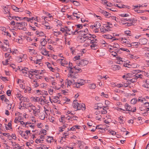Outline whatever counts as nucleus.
Segmentation results:
<instances>
[{
	"label": "nucleus",
	"mask_w": 149,
	"mask_h": 149,
	"mask_svg": "<svg viewBox=\"0 0 149 149\" xmlns=\"http://www.w3.org/2000/svg\"><path fill=\"white\" fill-rule=\"evenodd\" d=\"M18 132L22 137H24L25 139H27L28 138L29 136L25 134V132L20 130L18 131Z\"/></svg>",
	"instance_id": "1"
},
{
	"label": "nucleus",
	"mask_w": 149,
	"mask_h": 149,
	"mask_svg": "<svg viewBox=\"0 0 149 149\" xmlns=\"http://www.w3.org/2000/svg\"><path fill=\"white\" fill-rule=\"evenodd\" d=\"M0 97H1V99L2 101H4L5 99L6 98L5 97V95H2L0 96Z\"/></svg>",
	"instance_id": "45"
},
{
	"label": "nucleus",
	"mask_w": 149,
	"mask_h": 149,
	"mask_svg": "<svg viewBox=\"0 0 149 149\" xmlns=\"http://www.w3.org/2000/svg\"><path fill=\"white\" fill-rule=\"evenodd\" d=\"M77 100H74L73 101V103L72 105L73 107L74 108H77V106H78L77 104Z\"/></svg>",
	"instance_id": "16"
},
{
	"label": "nucleus",
	"mask_w": 149,
	"mask_h": 149,
	"mask_svg": "<svg viewBox=\"0 0 149 149\" xmlns=\"http://www.w3.org/2000/svg\"><path fill=\"white\" fill-rule=\"evenodd\" d=\"M5 42H4V43L6 45H8V46H9V42L8 41V40H4Z\"/></svg>",
	"instance_id": "60"
},
{
	"label": "nucleus",
	"mask_w": 149,
	"mask_h": 149,
	"mask_svg": "<svg viewBox=\"0 0 149 149\" xmlns=\"http://www.w3.org/2000/svg\"><path fill=\"white\" fill-rule=\"evenodd\" d=\"M101 26V24L100 23L98 22H96L94 25V27L100 28V27Z\"/></svg>",
	"instance_id": "11"
},
{
	"label": "nucleus",
	"mask_w": 149,
	"mask_h": 149,
	"mask_svg": "<svg viewBox=\"0 0 149 149\" xmlns=\"http://www.w3.org/2000/svg\"><path fill=\"white\" fill-rule=\"evenodd\" d=\"M125 34L128 36H130V31H125Z\"/></svg>",
	"instance_id": "50"
},
{
	"label": "nucleus",
	"mask_w": 149,
	"mask_h": 149,
	"mask_svg": "<svg viewBox=\"0 0 149 149\" xmlns=\"http://www.w3.org/2000/svg\"><path fill=\"white\" fill-rule=\"evenodd\" d=\"M10 137H11L12 139H16V136L15 134H12L11 136H10Z\"/></svg>",
	"instance_id": "52"
},
{
	"label": "nucleus",
	"mask_w": 149,
	"mask_h": 149,
	"mask_svg": "<svg viewBox=\"0 0 149 149\" xmlns=\"http://www.w3.org/2000/svg\"><path fill=\"white\" fill-rule=\"evenodd\" d=\"M123 118V117H122L121 116H120L118 118L119 123L121 124H123L125 122L124 120L122 119Z\"/></svg>",
	"instance_id": "17"
},
{
	"label": "nucleus",
	"mask_w": 149,
	"mask_h": 149,
	"mask_svg": "<svg viewBox=\"0 0 149 149\" xmlns=\"http://www.w3.org/2000/svg\"><path fill=\"white\" fill-rule=\"evenodd\" d=\"M82 35H83V36H82V37L84 38H87V39H88L89 36V34L87 35V34H82Z\"/></svg>",
	"instance_id": "33"
},
{
	"label": "nucleus",
	"mask_w": 149,
	"mask_h": 149,
	"mask_svg": "<svg viewBox=\"0 0 149 149\" xmlns=\"http://www.w3.org/2000/svg\"><path fill=\"white\" fill-rule=\"evenodd\" d=\"M123 110V111H124L125 112H123L124 113H129L130 114V112H127V111H126L125 110V109H122V108H119L118 109V111H121V110Z\"/></svg>",
	"instance_id": "35"
},
{
	"label": "nucleus",
	"mask_w": 149,
	"mask_h": 149,
	"mask_svg": "<svg viewBox=\"0 0 149 149\" xmlns=\"http://www.w3.org/2000/svg\"><path fill=\"white\" fill-rule=\"evenodd\" d=\"M82 14L79 12H78V13H73L72 15L73 16H80Z\"/></svg>",
	"instance_id": "24"
},
{
	"label": "nucleus",
	"mask_w": 149,
	"mask_h": 149,
	"mask_svg": "<svg viewBox=\"0 0 149 149\" xmlns=\"http://www.w3.org/2000/svg\"><path fill=\"white\" fill-rule=\"evenodd\" d=\"M73 116L71 115L68 116L67 117H65V119H67L68 120H70V118H72Z\"/></svg>",
	"instance_id": "58"
},
{
	"label": "nucleus",
	"mask_w": 149,
	"mask_h": 149,
	"mask_svg": "<svg viewBox=\"0 0 149 149\" xmlns=\"http://www.w3.org/2000/svg\"><path fill=\"white\" fill-rule=\"evenodd\" d=\"M72 3L76 6H79L80 5V3L78 2L75 1H73Z\"/></svg>",
	"instance_id": "27"
},
{
	"label": "nucleus",
	"mask_w": 149,
	"mask_h": 149,
	"mask_svg": "<svg viewBox=\"0 0 149 149\" xmlns=\"http://www.w3.org/2000/svg\"><path fill=\"white\" fill-rule=\"evenodd\" d=\"M89 37L88 38V39L90 40L91 42L93 38L92 37V35H91L90 34H89Z\"/></svg>",
	"instance_id": "55"
},
{
	"label": "nucleus",
	"mask_w": 149,
	"mask_h": 149,
	"mask_svg": "<svg viewBox=\"0 0 149 149\" xmlns=\"http://www.w3.org/2000/svg\"><path fill=\"white\" fill-rule=\"evenodd\" d=\"M25 134L26 133L27 134L26 135H27L28 136V134H31V133H30V130H26L25 132Z\"/></svg>",
	"instance_id": "64"
},
{
	"label": "nucleus",
	"mask_w": 149,
	"mask_h": 149,
	"mask_svg": "<svg viewBox=\"0 0 149 149\" xmlns=\"http://www.w3.org/2000/svg\"><path fill=\"white\" fill-rule=\"evenodd\" d=\"M42 100H43V99H42L38 97H36L34 101L35 102H39L40 101V102H42Z\"/></svg>",
	"instance_id": "19"
},
{
	"label": "nucleus",
	"mask_w": 149,
	"mask_h": 149,
	"mask_svg": "<svg viewBox=\"0 0 149 149\" xmlns=\"http://www.w3.org/2000/svg\"><path fill=\"white\" fill-rule=\"evenodd\" d=\"M19 145L18 144L15 143L14 145V148L15 149H18V148L19 147Z\"/></svg>",
	"instance_id": "49"
},
{
	"label": "nucleus",
	"mask_w": 149,
	"mask_h": 149,
	"mask_svg": "<svg viewBox=\"0 0 149 149\" xmlns=\"http://www.w3.org/2000/svg\"><path fill=\"white\" fill-rule=\"evenodd\" d=\"M31 104V103H29L27 104L24 103L23 104V106H22L23 107H25L26 109H28L29 107H30Z\"/></svg>",
	"instance_id": "15"
},
{
	"label": "nucleus",
	"mask_w": 149,
	"mask_h": 149,
	"mask_svg": "<svg viewBox=\"0 0 149 149\" xmlns=\"http://www.w3.org/2000/svg\"><path fill=\"white\" fill-rule=\"evenodd\" d=\"M39 117L41 120H44L45 118V115L43 113H40L39 115Z\"/></svg>",
	"instance_id": "18"
},
{
	"label": "nucleus",
	"mask_w": 149,
	"mask_h": 149,
	"mask_svg": "<svg viewBox=\"0 0 149 149\" xmlns=\"http://www.w3.org/2000/svg\"><path fill=\"white\" fill-rule=\"evenodd\" d=\"M42 53V54L45 56H48L49 57V55H48V52L46 50V49L45 48H43V50L41 51Z\"/></svg>",
	"instance_id": "6"
},
{
	"label": "nucleus",
	"mask_w": 149,
	"mask_h": 149,
	"mask_svg": "<svg viewBox=\"0 0 149 149\" xmlns=\"http://www.w3.org/2000/svg\"><path fill=\"white\" fill-rule=\"evenodd\" d=\"M65 117L64 116L61 117V118L59 119V121L60 122L64 123L66 122V120H64V119H65Z\"/></svg>",
	"instance_id": "14"
},
{
	"label": "nucleus",
	"mask_w": 149,
	"mask_h": 149,
	"mask_svg": "<svg viewBox=\"0 0 149 149\" xmlns=\"http://www.w3.org/2000/svg\"><path fill=\"white\" fill-rule=\"evenodd\" d=\"M101 116H98L96 117V119L98 120H101Z\"/></svg>",
	"instance_id": "59"
},
{
	"label": "nucleus",
	"mask_w": 149,
	"mask_h": 149,
	"mask_svg": "<svg viewBox=\"0 0 149 149\" xmlns=\"http://www.w3.org/2000/svg\"><path fill=\"white\" fill-rule=\"evenodd\" d=\"M80 56H75L74 57V61H76V60H78L80 59Z\"/></svg>",
	"instance_id": "54"
},
{
	"label": "nucleus",
	"mask_w": 149,
	"mask_h": 149,
	"mask_svg": "<svg viewBox=\"0 0 149 149\" xmlns=\"http://www.w3.org/2000/svg\"><path fill=\"white\" fill-rule=\"evenodd\" d=\"M44 35H45V34L43 32L40 31V32L39 33V36H44Z\"/></svg>",
	"instance_id": "57"
},
{
	"label": "nucleus",
	"mask_w": 149,
	"mask_h": 149,
	"mask_svg": "<svg viewBox=\"0 0 149 149\" xmlns=\"http://www.w3.org/2000/svg\"><path fill=\"white\" fill-rule=\"evenodd\" d=\"M97 40L95 38L93 39L91 42L90 43H97Z\"/></svg>",
	"instance_id": "36"
},
{
	"label": "nucleus",
	"mask_w": 149,
	"mask_h": 149,
	"mask_svg": "<svg viewBox=\"0 0 149 149\" xmlns=\"http://www.w3.org/2000/svg\"><path fill=\"white\" fill-rule=\"evenodd\" d=\"M17 18H18V19H19V20H21V18L18 17L13 16L12 17V19H14L15 20V19Z\"/></svg>",
	"instance_id": "39"
},
{
	"label": "nucleus",
	"mask_w": 149,
	"mask_h": 149,
	"mask_svg": "<svg viewBox=\"0 0 149 149\" xmlns=\"http://www.w3.org/2000/svg\"><path fill=\"white\" fill-rule=\"evenodd\" d=\"M80 81H82L83 80L81 79H78V82H76V83L75 84V86H74L77 88H80V86H81L83 85V82H81Z\"/></svg>",
	"instance_id": "2"
},
{
	"label": "nucleus",
	"mask_w": 149,
	"mask_h": 149,
	"mask_svg": "<svg viewBox=\"0 0 149 149\" xmlns=\"http://www.w3.org/2000/svg\"><path fill=\"white\" fill-rule=\"evenodd\" d=\"M119 15L122 17H127L129 16V15L127 14H121Z\"/></svg>",
	"instance_id": "44"
},
{
	"label": "nucleus",
	"mask_w": 149,
	"mask_h": 149,
	"mask_svg": "<svg viewBox=\"0 0 149 149\" xmlns=\"http://www.w3.org/2000/svg\"><path fill=\"white\" fill-rule=\"evenodd\" d=\"M89 88L91 89H95L96 87V85L94 84H89L88 86Z\"/></svg>",
	"instance_id": "12"
},
{
	"label": "nucleus",
	"mask_w": 149,
	"mask_h": 149,
	"mask_svg": "<svg viewBox=\"0 0 149 149\" xmlns=\"http://www.w3.org/2000/svg\"><path fill=\"white\" fill-rule=\"evenodd\" d=\"M123 65L125 67H127L128 68H130V65L128 64L127 63H125Z\"/></svg>",
	"instance_id": "61"
},
{
	"label": "nucleus",
	"mask_w": 149,
	"mask_h": 149,
	"mask_svg": "<svg viewBox=\"0 0 149 149\" xmlns=\"http://www.w3.org/2000/svg\"><path fill=\"white\" fill-rule=\"evenodd\" d=\"M88 63L87 60L85 59H84L81 60L79 63V64L81 65L82 66H85L87 65Z\"/></svg>",
	"instance_id": "3"
},
{
	"label": "nucleus",
	"mask_w": 149,
	"mask_h": 149,
	"mask_svg": "<svg viewBox=\"0 0 149 149\" xmlns=\"http://www.w3.org/2000/svg\"><path fill=\"white\" fill-rule=\"evenodd\" d=\"M31 107V109L33 110V111H34V110H36V107L33 106L32 104H31V107Z\"/></svg>",
	"instance_id": "46"
},
{
	"label": "nucleus",
	"mask_w": 149,
	"mask_h": 149,
	"mask_svg": "<svg viewBox=\"0 0 149 149\" xmlns=\"http://www.w3.org/2000/svg\"><path fill=\"white\" fill-rule=\"evenodd\" d=\"M77 74V73H75L74 74H72L71 73H69L68 74V77H70L71 78L77 79L78 78L77 77V75H76V74Z\"/></svg>",
	"instance_id": "8"
},
{
	"label": "nucleus",
	"mask_w": 149,
	"mask_h": 149,
	"mask_svg": "<svg viewBox=\"0 0 149 149\" xmlns=\"http://www.w3.org/2000/svg\"><path fill=\"white\" fill-rule=\"evenodd\" d=\"M120 49L121 50L125 51L127 52H130V51L129 49H125V48H120Z\"/></svg>",
	"instance_id": "40"
},
{
	"label": "nucleus",
	"mask_w": 149,
	"mask_h": 149,
	"mask_svg": "<svg viewBox=\"0 0 149 149\" xmlns=\"http://www.w3.org/2000/svg\"><path fill=\"white\" fill-rule=\"evenodd\" d=\"M20 121L19 120L18 118H17L16 117L15 118L14 120V122L16 123H18Z\"/></svg>",
	"instance_id": "53"
},
{
	"label": "nucleus",
	"mask_w": 149,
	"mask_h": 149,
	"mask_svg": "<svg viewBox=\"0 0 149 149\" xmlns=\"http://www.w3.org/2000/svg\"><path fill=\"white\" fill-rule=\"evenodd\" d=\"M8 49H9V52H8V53H11V49L10 48H7V47H5V49L3 50L4 51H7V52H8Z\"/></svg>",
	"instance_id": "41"
},
{
	"label": "nucleus",
	"mask_w": 149,
	"mask_h": 149,
	"mask_svg": "<svg viewBox=\"0 0 149 149\" xmlns=\"http://www.w3.org/2000/svg\"><path fill=\"white\" fill-rule=\"evenodd\" d=\"M137 100L136 98H134L132 99L131 101V104H134L137 102Z\"/></svg>",
	"instance_id": "23"
},
{
	"label": "nucleus",
	"mask_w": 149,
	"mask_h": 149,
	"mask_svg": "<svg viewBox=\"0 0 149 149\" xmlns=\"http://www.w3.org/2000/svg\"><path fill=\"white\" fill-rule=\"evenodd\" d=\"M121 20L123 22L125 20H126L127 21H129L131 22L132 19H127V18H122L121 19Z\"/></svg>",
	"instance_id": "38"
},
{
	"label": "nucleus",
	"mask_w": 149,
	"mask_h": 149,
	"mask_svg": "<svg viewBox=\"0 0 149 149\" xmlns=\"http://www.w3.org/2000/svg\"><path fill=\"white\" fill-rule=\"evenodd\" d=\"M125 107L127 111H132V108L131 106L129 105L127 103H126L125 104Z\"/></svg>",
	"instance_id": "5"
},
{
	"label": "nucleus",
	"mask_w": 149,
	"mask_h": 149,
	"mask_svg": "<svg viewBox=\"0 0 149 149\" xmlns=\"http://www.w3.org/2000/svg\"><path fill=\"white\" fill-rule=\"evenodd\" d=\"M146 39L144 38H141L139 40V41L140 42H141V44H144L146 43Z\"/></svg>",
	"instance_id": "22"
},
{
	"label": "nucleus",
	"mask_w": 149,
	"mask_h": 149,
	"mask_svg": "<svg viewBox=\"0 0 149 149\" xmlns=\"http://www.w3.org/2000/svg\"><path fill=\"white\" fill-rule=\"evenodd\" d=\"M17 25V24H20L21 25H24V26H26L27 25V24L26 22H17L16 23Z\"/></svg>",
	"instance_id": "21"
},
{
	"label": "nucleus",
	"mask_w": 149,
	"mask_h": 149,
	"mask_svg": "<svg viewBox=\"0 0 149 149\" xmlns=\"http://www.w3.org/2000/svg\"><path fill=\"white\" fill-rule=\"evenodd\" d=\"M8 59H6V62H5L2 61V63H3V64L4 65H7L8 64Z\"/></svg>",
	"instance_id": "47"
},
{
	"label": "nucleus",
	"mask_w": 149,
	"mask_h": 149,
	"mask_svg": "<svg viewBox=\"0 0 149 149\" xmlns=\"http://www.w3.org/2000/svg\"><path fill=\"white\" fill-rule=\"evenodd\" d=\"M8 126V127H9V128H8L7 127H6V130H10V129H11L12 128V125H11V123L10 122H9L8 123V125H7Z\"/></svg>",
	"instance_id": "32"
},
{
	"label": "nucleus",
	"mask_w": 149,
	"mask_h": 149,
	"mask_svg": "<svg viewBox=\"0 0 149 149\" xmlns=\"http://www.w3.org/2000/svg\"><path fill=\"white\" fill-rule=\"evenodd\" d=\"M6 94L8 96H10L11 94V91L10 90H8L7 91Z\"/></svg>",
	"instance_id": "51"
},
{
	"label": "nucleus",
	"mask_w": 149,
	"mask_h": 149,
	"mask_svg": "<svg viewBox=\"0 0 149 149\" xmlns=\"http://www.w3.org/2000/svg\"><path fill=\"white\" fill-rule=\"evenodd\" d=\"M54 35L56 36H57L58 35L61 34V33L59 31H54Z\"/></svg>",
	"instance_id": "31"
},
{
	"label": "nucleus",
	"mask_w": 149,
	"mask_h": 149,
	"mask_svg": "<svg viewBox=\"0 0 149 149\" xmlns=\"http://www.w3.org/2000/svg\"><path fill=\"white\" fill-rule=\"evenodd\" d=\"M103 106L101 103H97V108H95V109H100L102 108Z\"/></svg>",
	"instance_id": "20"
},
{
	"label": "nucleus",
	"mask_w": 149,
	"mask_h": 149,
	"mask_svg": "<svg viewBox=\"0 0 149 149\" xmlns=\"http://www.w3.org/2000/svg\"><path fill=\"white\" fill-rule=\"evenodd\" d=\"M105 13L106 14L105 15V16L107 18H109L111 17V14L107 12H105Z\"/></svg>",
	"instance_id": "43"
},
{
	"label": "nucleus",
	"mask_w": 149,
	"mask_h": 149,
	"mask_svg": "<svg viewBox=\"0 0 149 149\" xmlns=\"http://www.w3.org/2000/svg\"><path fill=\"white\" fill-rule=\"evenodd\" d=\"M104 37L108 39H111L113 38H114V37H112V36L110 35H105Z\"/></svg>",
	"instance_id": "26"
},
{
	"label": "nucleus",
	"mask_w": 149,
	"mask_h": 149,
	"mask_svg": "<svg viewBox=\"0 0 149 149\" xmlns=\"http://www.w3.org/2000/svg\"><path fill=\"white\" fill-rule=\"evenodd\" d=\"M19 100H23L24 102H28L29 101V100L28 99L23 96L21 97V98L19 99Z\"/></svg>",
	"instance_id": "13"
},
{
	"label": "nucleus",
	"mask_w": 149,
	"mask_h": 149,
	"mask_svg": "<svg viewBox=\"0 0 149 149\" xmlns=\"http://www.w3.org/2000/svg\"><path fill=\"white\" fill-rule=\"evenodd\" d=\"M41 40H42L41 41L40 43L41 46L43 47L45 46L47 43V41L45 38L42 39Z\"/></svg>",
	"instance_id": "7"
},
{
	"label": "nucleus",
	"mask_w": 149,
	"mask_h": 149,
	"mask_svg": "<svg viewBox=\"0 0 149 149\" xmlns=\"http://www.w3.org/2000/svg\"><path fill=\"white\" fill-rule=\"evenodd\" d=\"M13 9L16 11L18 12V10H19V8L17 7L13 6L12 7Z\"/></svg>",
	"instance_id": "42"
},
{
	"label": "nucleus",
	"mask_w": 149,
	"mask_h": 149,
	"mask_svg": "<svg viewBox=\"0 0 149 149\" xmlns=\"http://www.w3.org/2000/svg\"><path fill=\"white\" fill-rule=\"evenodd\" d=\"M111 67L113 70L114 71L119 70L120 68V66L119 65H113L111 66Z\"/></svg>",
	"instance_id": "4"
},
{
	"label": "nucleus",
	"mask_w": 149,
	"mask_h": 149,
	"mask_svg": "<svg viewBox=\"0 0 149 149\" xmlns=\"http://www.w3.org/2000/svg\"><path fill=\"white\" fill-rule=\"evenodd\" d=\"M127 81L128 82H129V81H130V82L131 83H134V82H136V79L133 78Z\"/></svg>",
	"instance_id": "34"
},
{
	"label": "nucleus",
	"mask_w": 149,
	"mask_h": 149,
	"mask_svg": "<svg viewBox=\"0 0 149 149\" xmlns=\"http://www.w3.org/2000/svg\"><path fill=\"white\" fill-rule=\"evenodd\" d=\"M81 31L82 32H84L85 33H87L86 34L88 33V31L87 29H85V30L84 31Z\"/></svg>",
	"instance_id": "63"
},
{
	"label": "nucleus",
	"mask_w": 149,
	"mask_h": 149,
	"mask_svg": "<svg viewBox=\"0 0 149 149\" xmlns=\"http://www.w3.org/2000/svg\"><path fill=\"white\" fill-rule=\"evenodd\" d=\"M16 60L18 62H22V59L19 57H17L16 58Z\"/></svg>",
	"instance_id": "48"
},
{
	"label": "nucleus",
	"mask_w": 149,
	"mask_h": 149,
	"mask_svg": "<svg viewBox=\"0 0 149 149\" xmlns=\"http://www.w3.org/2000/svg\"><path fill=\"white\" fill-rule=\"evenodd\" d=\"M103 110L101 111L102 114H105L107 113V110L108 109L106 107L103 106Z\"/></svg>",
	"instance_id": "10"
},
{
	"label": "nucleus",
	"mask_w": 149,
	"mask_h": 149,
	"mask_svg": "<svg viewBox=\"0 0 149 149\" xmlns=\"http://www.w3.org/2000/svg\"><path fill=\"white\" fill-rule=\"evenodd\" d=\"M75 26H77V27L79 29H81L83 28L82 25L81 24L75 25Z\"/></svg>",
	"instance_id": "37"
},
{
	"label": "nucleus",
	"mask_w": 149,
	"mask_h": 149,
	"mask_svg": "<svg viewBox=\"0 0 149 149\" xmlns=\"http://www.w3.org/2000/svg\"><path fill=\"white\" fill-rule=\"evenodd\" d=\"M122 41H123V42L127 43V44H128V43H130L129 41L125 38H122Z\"/></svg>",
	"instance_id": "29"
},
{
	"label": "nucleus",
	"mask_w": 149,
	"mask_h": 149,
	"mask_svg": "<svg viewBox=\"0 0 149 149\" xmlns=\"http://www.w3.org/2000/svg\"><path fill=\"white\" fill-rule=\"evenodd\" d=\"M71 30L69 28H68L67 29L65 30V31L66 32V34H68L70 35L71 34V33H68V32L70 31Z\"/></svg>",
	"instance_id": "56"
},
{
	"label": "nucleus",
	"mask_w": 149,
	"mask_h": 149,
	"mask_svg": "<svg viewBox=\"0 0 149 149\" xmlns=\"http://www.w3.org/2000/svg\"><path fill=\"white\" fill-rule=\"evenodd\" d=\"M49 138L47 139V141L49 143H51L52 142V140L53 139V137L48 136Z\"/></svg>",
	"instance_id": "30"
},
{
	"label": "nucleus",
	"mask_w": 149,
	"mask_h": 149,
	"mask_svg": "<svg viewBox=\"0 0 149 149\" xmlns=\"http://www.w3.org/2000/svg\"><path fill=\"white\" fill-rule=\"evenodd\" d=\"M77 105L78 106H77V110H80L82 109V106L81 104H79L78 103H77Z\"/></svg>",
	"instance_id": "28"
},
{
	"label": "nucleus",
	"mask_w": 149,
	"mask_h": 149,
	"mask_svg": "<svg viewBox=\"0 0 149 149\" xmlns=\"http://www.w3.org/2000/svg\"><path fill=\"white\" fill-rule=\"evenodd\" d=\"M143 86L144 87L149 88V79H147L146 80L145 84H143Z\"/></svg>",
	"instance_id": "9"
},
{
	"label": "nucleus",
	"mask_w": 149,
	"mask_h": 149,
	"mask_svg": "<svg viewBox=\"0 0 149 149\" xmlns=\"http://www.w3.org/2000/svg\"><path fill=\"white\" fill-rule=\"evenodd\" d=\"M111 46L113 48H118L119 47V45L117 43H114L113 46Z\"/></svg>",
	"instance_id": "25"
},
{
	"label": "nucleus",
	"mask_w": 149,
	"mask_h": 149,
	"mask_svg": "<svg viewBox=\"0 0 149 149\" xmlns=\"http://www.w3.org/2000/svg\"><path fill=\"white\" fill-rule=\"evenodd\" d=\"M81 106L82 110H85L86 109L85 104H81Z\"/></svg>",
	"instance_id": "62"
}]
</instances>
